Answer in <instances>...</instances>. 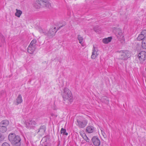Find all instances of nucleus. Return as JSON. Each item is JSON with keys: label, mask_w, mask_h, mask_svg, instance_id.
<instances>
[{"label": "nucleus", "mask_w": 146, "mask_h": 146, "mask_svg": "<svg viewBox=\"0 0 146 146\" xmlns=\"http://www.w3.org/2000/svg\"><path fill=\"white\" fill-rule=\"evenodd\" d=\"M42 3V5L44 6L47 7H49L50 6V3L47 0H40Z\"/></svg>", "instance_id": "obj_13"}, {"label": "nucleus", "mask_w": 146, "mask_h": 146, "mask_svg": "<svg viewBox=\"0 0 146 146\" xmlns=\"http://www.w3.org/2000/svg\"><path fill=\"white\" fill-rule=\"evenodd\" d=\"M46 129V127L44 125H41L38 129V131L37 132V133L40 135L43 134Z\"/></svg>", "instance_id": "obj_11"}, {"label": "nucleus", "mask_w": 146, "mask_h": 146, "mask_svg": "<svg viewBox=\"0 0 146 146\" xmlns=\"http://www.w3.org/2000/svg\"><path fill=\"white\" fill-rule=\"evenodd\" d=\"M129 57V53L128 51L125 50L120 52L119 59L126 60Z\"/></svg>", "instance_id": "obj_4"}, {"label": "nucleus", "mask_w": 146, "mask_h": 146, "mask_svg": "<svg viewBox=\"0 0 146 146\" xmlns=\"http://www.w3.org/2000/svg\"><path fill=\"white\" fill-rule=\"evenodd\" d=\"M60 133L61 134H63V135H68V133L66 132V130L64 129L63 128H62L60 130Z\"/></svg>", "instance_id": "obj_26"}, {"label": "nucleus", "mask_w": 146, "mask_h": 146, "mask_svg": "<svg viewBox=\"0 0 146 146\" xmlns=\"http://www.w3.org/2000/svg\"><path fill=\"white\" fill-rule=\"evenodd\" d=\"M83 136H84L83 137V138L86 141V142L90 143V140L86 135L85 134H83Z\"/></svg>", "instance_id": "obj_27"}, {"label": "nucleus", "mask_w": 146, "mask_h": 146, "mask_svg": "<svg viewBox=\"0 0 146 146\" xmlns=\"http://www.w3.org/2000/svg\"><path fill=\"white\" fill-rule=\"evenodd\" d=\"M9 123V122L8 120L6 119L3 120L0 123V126L7 127Z\"/></svg>", "instance_id": "obj_14"}, {"label": "nucleus", "mask_w": 146, "mask_h": 146, "mask_svg": "<svg viewBox=\"0 0 146 146\" xmlns=\"http://www.w3.org/2000/svg\"><path fill=\"white\" fill-rule=\"evenodd\" d=\"M98 51V50L97 48H96L94 45L93 46L92 52V55L91 56V58L92 59H95L98 55L97 54V52Z\"/></svg>", "instance_id": "obj_10"}, {"label": "nucleus", "mask_w": 146, "mask_h": 146, "mask_svg": "<svg viewBox=\"0 0 146 146\" xmlns=\"http://www.w3.org/2000/svg\"><path fill=\"white\" fill-rule=\"evenodd\" d=\"M7 130V127L0 126V131L2 133H4Z\"/></svg>", "instance_id": "obj_24"}, {"label": "nucleus", "mask_w": 146, "mask_h": 146, "mask_svg": "<svg viewBox=\"0 0 146 146\" xmlns=\"http://www.w3.org/2000/svg\"><path fill=\"white\" fill-rule=\"evenodd\" d=\"M92 141L93 144L96 146H99L100 145V141L99 138L96 136L93 137Z\"/></svg>", "instance_id": "obj_9"}, {"label": "nucleus", "mask_w": 146, "mask_h": 146, "mask_svg": "<svg viewBox=\"0 0 146 146\" xmlns=\"http://www.w3.org/2000/svg\"><path fill=\"white\" fill-rule=\"evenodd\" d=\"M62 95L64 100H68L70 102L72 101V97L71 92L68 88H65L63 92L62 93Z\"/></svg>", "instance_id": "obj_3"}, {"label": "nucleus", "mask_w": 146, "mask_h": 146, "mask_svg": "<svg viewBox=\"0 0 146 146\" xmlns=\"http://www.w3.org/2000/svg\"><path fill=\"white\" fill-rule=\"evenodd\" d=\"M36 39H34L31 41L29 45L36 47Z\"/></svg>", "instance_id": "obj_22"}, {"label": "nucleus", "mask_w": 146, "mask_h": 146, "mask_svg": "<svg viewBox=\"0 0 146 146\" xmlns=\"http://www.w3.org/2000/svg\"><path fill=\"white\" fill-rule=\"evenodd\" d=\"M94 31H96V32L97 31H96V30H95V29H94Z\"/></svg>", "instance_id": "obj_37"}, {"label": "nucleus", "mask_w": 146, "mask_h": 146, "mask_svg": "<svg viewBox=\"0 0 146 146\" xmlns=\"http://www.w3.org/2000/svg\"><path fill=\"white\" fill-rule=\"evenodd\" d=\"M0 38L2 43H3L5 42V38L2 35H0Z\"/></svg>", "instance_id": "obj_29"}, {"label": "nucleus", "mask_w": 146, "mask_h": 146, "mask_svg": "<svg viewBox=\"0 0 146 146\" xmlns=\"http://www.w3.org/2000/svg\"><path fill=\"white\" fill-rule=\"evenodd\" d=\"M38 31L41 33L43 34L46 35H47L48 32L46 29H42V28L39 27V28Z\"/></svg>", "instance_id": "obj_18"}, {"label": "nucleus", "mask_w": 146, "mask_h": 146, "mask_svg": "<svg viewBox=\"0 0 146 146\" xmlns=\"http://www.w3.org/2000/svg\"><path fill=\"white\" fill-rule=\"evenodd\" d=\"M115 34L117 38L121 41V43H123L124 41V38L122 33V30L119 29L116 30Z\"/></svg>", "instance_id": "obj_5"}, {"label": "nucleus", "mask_w": 146, "mask_h": 146, "mask_svg": "<svg viewBox=\"0 0 146 146\" xmlns=\"http://www.w3.org/2000/svg\"><path fill=\"white\" fill-rule=\"evenodd\" d=\"M56 31V27L52 28L48 32L47 36L49 38H52L55 35Z\"/></svg>", "instance_id": "obj_7"}, {"label": "nucleus", "mask_w": 146, "mask_h": 146, "mask_svg": "<svg viewBox=\"0 0 146 146\" xmlns=\"http://www.w3.org/2000/svg\"><path fill=\"white\" fill-rule=\"evenodd\" d=\"M36 123L33 120H30L26 123V126L28 128H33L36 125Z\"/></svg>", "instance_id": "obj_8"}, {"label": "nucleus", "mask_w": 146, "mask_h": 146, "mask_svg": "<svg viewBox=\"0 0 146 146\" xmlns=\"http://www.w3.org/2000/svg\"><path fill=\"white\" fill-rule=\"evenodd\" d=\"M88 121L82 116H79L77 117L76 125L80 128H84L87 125Z\"/></svg>", "instance_id": "obj_2"}, {"label": "nucleus", "mask_w": 146, "mask_h": 146, "mask_svg": "<svg viewBox=\"0 0 146 146\" xmlns=\"http://www.w3.org/2000/svg\"><path fill=\"white\" fill-rule=\"evenodd\" d=\"M82 136L83 137V136H83V134H82Z\"/></svg>", "instance_id": "obj_36"}, {"label": "nucleus", "mask_w": 146, "mask_h": 146, "mask_svg": "<svg viewBox=\"0 0 146 146\" xmlns=\"http://www.w3.org/2000/svg\"><path fill=\"white\" fill-rule=\"evenodd\" d=\"M9 140L14 146H20L21 139L14 133H10L8 136Z\"/></svg>", "instance_id": "obj_1"}, {"label": "nucleus", "mask_w": 146, "mask_h": 146, "mask_svg": "<svg viewBox=\"0 0 146 146\" xmlns=\"http://www.w3.org/2000/svg\"><path fill=\"white\" fill-rule=\"evenodd\" d=\"M66 24V23L65 22H64L62 24V25H61L60 27H58V30L60 28L63 27V26H65Z\"/></svg>", "instance_id": "obj_32"}, {"label": "nucleus", "mask_w": 146, "mask_h": 146, "mask_svg": "<svg viewBox=\"0 0 146 146\" xmlns=\"http://www.w3.org/2000/svg\"><path fill=\"white\" fill-rule=\"evenodd\" d=\"M77 38L78 40L79 41V43H80L81 44H82L83 41V37L82 36H81L80 35H78Z\"/></svg>", "instance_id": "obj_23"}, {"label": "nucleus", "mask_w": 146, "mask_h": 146, "mask_svg": "<svg viewBox=\"0 0 146 146\" xmlns=\"http://www.w3.org/2000/svg\"><path fill=\"white\" fill-rule=\"evenodd\" d=\"M146 37H145L144 36L142 35L141 33L140 34L137 38V39L138 40H143L144 38H145Z\"/></svg>", "instance_id": "obj_25"}, {"label": "nucleus", "mask_w": 146, "mask_h": 146, "mask_svg": "<svg viewBox=\"0 0 146 146\" xmlns=\"http://www.w3.org/2000/svg\"><path fill=\"white\" fill-rule=\"evenodd\" d=\"M36 49V47L29 45L28 47L27 52L31 54H33Z\"/></svg>", "instance_id": "obj_15"}, {"label": "nucleus", "mask_w": 146, "mask_h": 146, "mask_svg": "<svg viewBox=\"0 0 146 146\" xmlns=\"http://www.w3.org/2000/svg\"><path fill=\"white\" fill-rule=\"evenodd\" d=\"M138 57L139 60L143 62L146 59V52L145 51L141 52L138 54Z\"/></svg>", "instance_id": "obj_6"}, {"label": "nucleus", "mask_w": 146, "mask_h": 146, "mask_svg": "<svg viewBox=\"0 0 146 146\" xmlns=\"http://www.w3.org/2000/svg\"><path fill=\"white\" fill-rule=\"evenodd\" d=\"M2 146H10V145L8 143L4 142L3 143Z\"/></svg>", "instance_id": "obj_31"}, {"label": "nucleus", "mask_w": 146, "mask_h": 146, "mask_svg": "<svg viewBox=\"0 0 146 146\" xmlns=\"http://www.w3.org/2000/svg\"><path fill=\"white\" fill-rule=\"evenodd\" d=\"M16 11L15 15L18 17H19L22 14V11L20 10H19L17 9H16Z\"/></svg>", "instance_id": "obj_20"}, {"label": "nucleus", "mask_w": 146, "mask_h": 146, "mask_svg": "<svg viewBox=\"0 0 146 146\" xmlns=\"http://www.w3.org/2000/svg\"><path fill=\"white\" fill-rule=\"evenodd\" d=\"M2 139V135L1 133H0V141H1Z\"/></svg>", "instance_id": "obj_34"}, {"label": "nucleus", "mask_w": 146, "mask_h": 146, "mask_svg": "<svg viewBox=\"0 0 146 146\" xmlns=\"http://www.w3.org/2000/svg\"><path fill=\"white\" fill-rule=\"evenodd\" d=\"M1 46H2L1 43V42H0V47H1Z\"/></svg>", "instance_id": "obj_35"}, {"label": "nucleus", "mask_w": 146, "mask_h": 146, "mask_svg": "<svg viewBox=\"0 0 146 146\" xmlns=\"http://www.w3.org/2000/svg\"><path fill=\"white\" fill-rule=\"evenodd\" d=\"M141 46L143 49H146V38L142 41Z\"/></svg>", "instance_id": "obj_21"}, {"label": "nucleus", "mask_w": 146, "mask_h": 146, "mask_svg": "<svg viewBox=\"0 0 146 146\" xmlns=\"http://www.w3.org/2000/svg\"><path fill=\"white\" fill-rule=\"evenodd\" d=\"M101 132H102V135H103V136H104V138L106 137H107V136H106V135L104 132V131H103L102 130H101Z\"/></svg>", "instance_id": "obj_33"}, {"label": "nucleus", "mask_w": 146, "mask_h": 146, "mask_svg": "<svg viewBox=\"0 0 146 146\" xmlns=\"http://www.w3.org/2000/svg\"><path fill=\"white\" fill-rule=\"evenodd\" d=\"M17 105L22 102L23 100L22 98V96L20 94L18 95L16 99Z\"/></svg>", "instance_id": "obj_19"}, {"label": "nucleus", "mask_w": 146, "mask_h": 146, "mask_svg": "<svg viewBox=\"0 0 146 146\" xmlns=\"http://www.w3.org/2000/svg\"><path fill=\"white\" fill-rule=\"evenodd\" d=\"M141 34L145 37H146V30H144L142 31Z\"/></svg>", "instance_id": "obj_30"}, {"label": "nucleus", "mask_w": 146, "mask_h": 146, "mask_svg": "<svg viewBox=\"0 0 146 146\" xmlns=\"http://www.w3.org/2000/svg\"><path fill=\"white\" fill-rule=\"evenodd\" d=\"M86 131L89 133H92L94 131V128L92 126H88L87 127Z\"/></svg>", "instance_id": "obj_16"}, {"label": "nucleus", "mask_w": 146, "mask_h": 146, "mask_svg": "<svg viewBox=\"0 0 146 146\" xmlns=\"http://www.w3.org/2000/svg\"><path fill=\"white\" fill-rule=\"evenodd\" d=\"M41 6H42V4L40 0L36 1L34 4V6L36 9H39Z\"/></svg>", "instance_id": "obj_12"}, {"label": "nucleus", "mask_w": 146, "mask_h": 146, "mask_svg": "<svg viewBox=\"0 0 146 146\" xmlns=\"http://www.w3.org/2000/svg\"><path fill=\"white\" fill-rule=\"evenodd\" d=\"M112 38L111 37L104 38L103 39L102 42L105 44H107L111 41Z\"/></svg>", "instance_id": "obj_17"}, {"label": "nucleus", "mask_w": 146, "mask_h": 146, "mask_svg": "<svg viewBox=\"0 0 146 146\" xmlns=\"http://www.w3.org/2000/svg\"><path fill=\"white\" fill-rule=\"evenodd\" d=\"M102 101L105 102L106 103H108L109 101L108 98L106 97H104L102 98Z\"/></svg>", "instance_id": "obj_28"}]
</instances>
